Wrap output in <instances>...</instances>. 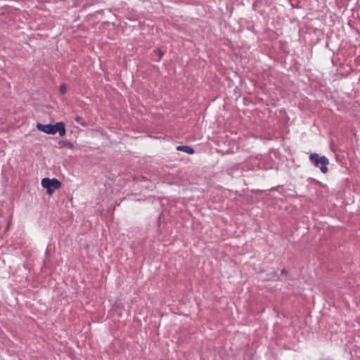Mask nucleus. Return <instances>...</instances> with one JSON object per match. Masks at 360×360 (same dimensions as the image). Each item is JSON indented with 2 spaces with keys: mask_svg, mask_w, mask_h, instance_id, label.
<instances>
[{
  "mask_svg": "<svg viewBox=\"0 0 360 360\" xmlns=\"http://www.w3.org/2000/svg\"><path fill=\"white\" fill-rule=\"evenodd\" d=\"M158 53H160V58L162 56V53L160 52V51L158 50Z\"/></svg>",
  "mask_w": 360,
  "mask_h": 360,
  "instance_id": "obj_8",
  "label": "nucleus"
},
{
  "mask_svg": "<svg viewBox=\"0 0 360 360\" xmlns=\"http://www.w3.org/2000/svg\"><path fill=\"white\" fill-rule=\"evenodd\" d=\"M282 274H286V271L285 269H283L282 271H281Z\"/></svg>",
  "mask_w": 360,
  "mask_h": 360,
  "instance_id": "obj_7",
  "label": "nucleus"
},
{
  "mask_svg": "<svg viewBox=\"0 0 360 360\" xmlns=\"http://www.w3.org/2000/svg\"><path fill=\"white\" fill-rule=\"evenodd\" d=\"M60 91L61 92V94H64L66 93L67 91V88L65 86V84H63L60 86Z\"/></svg>",
  "mask_w": 360,
  "mask_h": 360,
  "instance_id": "obj_6",
  "label": "nucleus"
},
{
  "mask_svg": "<svg viewBox=\"0 0 360 360\" xmlns=\"http://www.w3.org/2000/svg\"><path fill=\"white\" fill-rule=\"evenodd\" d=\"M75 121L78 123H79L83 127L86 126V123L83 120L82 117L77 116L75 117Z\"/></svg>",
  "mask_w": 360,
  "mask_h": 360,
  "instance_id": "obj_5",
  "label": "nucleus"
},
{
  "mask_svg": "<svg viewBox=\"0 0 360 360\" xmlns=\"http://www.w3.org/2000/svg\"><path fill=\"white\" fill-rule=\"evenodd\" d=\"M36 127L38 130L47 134H55L58 132L60 136H63L66 134L65 124L62 122H57L55 124L38 123Z\"/></svg>",
  "mask_w": 360,
  "mask_h": 360,
  "instance_id": "obj_1",
  "label": "nucleus"
},
{
  "mask_svg": "<svg viewBox=\"0 0 360 360\" xmlns=\"http://www.w3.org/2000/svg\"><path fill=\"white\" fill-rule=\"evenodd\" d=\"M310 161L316 167H319L321 172L326 174L328 172V165L329 160L326 156H319L318 153H311L309 155Z\"/></svg>",
  "mask_w": 360,
  "mask_h": 360,
  "instance_id": "obj_2",
  "label": "nucleus"
},
{
  "mask_svg": "<svg viewBox=\"0 0 360 360\" xmlns=\"http://www.w3.org/2000/svg\"><path fill=\"white\" fill-rule=\"evenodd\" d=\"M41 186L46 189V193L51 195L56 189L61 186V182L56 179L44 178L41 180Z\"/></svg>",
  "mask_w": 360,
  "mask_h": 360,
  "instance_id": "obj_3",
  "label": "nucleus"
},
{
  "mask_svg": "<svg viewBox=\"0 0 360 360\" xmlns=\"http://www.w3.org/2000/svg\"><path fill=\"white\" fill-rule=\"evenodd\" d=\"M178 151H183L188 154H193L195 153L194 149L188 146H179L176 147Z\"/></svg>",
  "mask_w": 360,
  "mask_h": 360,
  "instance_id": "obj_4",
  "label": "nucleus"
}]
</instances>
